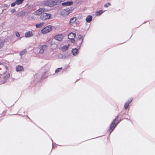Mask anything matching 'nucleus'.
<instances>
[{
  "mask_svg": "<svg viewBox=\"0 0 155 155\" xmlns=\"http://www.w3.org/2000/svg\"><path fill=\"white\" fill-rule=\"evenodd\" d=\"M119 117V116L117 115L116 117L115 118L111 124L109 129V134L110 135L112 132L114 130L115 127L118 124L121 120H118Z\"/></svg>",
  "mask_w": 155,
  "mask_h": 155,
  "instance_id": "obj_1",
  "label": "nucleus"
},
{
  "mask_svg": "<svg viewBox=\"0 0 155 155\" xmlns=\"http://www.w3.org/2000/svg\"><path fill=\"white\" fill-rule=\"evenodd\" d=\"M72 11L71 8H67L66 9H63L61 12V14L63 17H65L68 16L70 13Z\"/></svg>",
  "mask_w": 155,
  "mask_h": 155,
  "instance_id": "obj_2",
  "label": "nucleus"
},
{
  "mask_svg": "<svg viewBox=\"0 0 155 155\" xmlns=\"http://www.w3.org/2000/svg\"><path fill=\"white\" fill-rule=\"evenodd\" d=\"M52 27L51 25L48 26L42 29L41 31L43 34H45L50 32L52 29Z\"/></svg>",
  "mask_w": 155,
  "mask_h": 155,
  "instance_id": "obj_3",
  "label": "nucleus"
},
{
  "mask_svg": "<svg viewBox=\"0 0 155 155\" xmlns=\"http://www.w3.org/2000/svg\"><path fill=\"white\" fill-rule=\"evenodd\" d=\"M51 16V14L43 13L40 16V18L42 20H45L50 18Z\"/></svg>",
  "mask_w": 155,
  "mask_h": 155,
  "instance_id": "obj_4",
  "label": "nucleus"
},
{
  "mask_svg": "<svg viewBox=\"0 0 155 155\" xmlns=\"http://www.w3.org/2000/svg\"><path fill=\"white\" fill-rule=\"evenodd\" d=\"M58 2L57 0L51 1L49 0L46 2V5L50 7H53L56 5Z\"/></svg>",
  "mask_w": 155,
  "mask_h": 155,
  "instance_id": "obj_5",
  "label": "nucleus"
},
{
  "mask_svg": "<svg viewBox=\"0 0 155 155\" xmlns=\"http://www.w3.org/2000/svg\"><path fill=\"white\" fill-rule=\"evenodd\" d=\"M48 48V47L46 45H43L41 46L39 53L41 54H43L44 51H46Z\"/></svg>",
  "mask_w": 155,
  "mask_h": 155,
  "instance_id": "obj_6",
  "label": "nucleus"
},
{
  "mask_svg": "<svg viewBox=\"0 0 155 155\" xmlns=\"http://www.w3.org/2000/svg\"><path fill=\"white\" fill-rule=\"evenodd\" d=\"M45 9L43 8H40L37 10L35 13V15H41L42 13L45 12Z\"/></svg>",
  "mask_w": 155,
  "mask_h": 155,
  "instance_id": "obj_7",
  "label": "nucleus"
},
{
  "mask_svg": "<svg viewBox=\"0 0 155 155\" xmlns=\"http://www.w3.org/2000/svg\"><path fill=\"white\" fill-rule=\"evenodd\" d=\"M54 38L55 39L58 40L59 41H62L63 39V36L62 35H56Z\"/></svg>",
  "mask_w": 155,
  "mask_h": 155,
  "instance_id": "obj_8",
  "label": "nucleus"
},
{
  "mask_svg": "<svg viewBox=\"0 0 155 155\" xmlns=\"http://www.w3.org/2000/svg\"><path fill=\"white\" fill-rule=\"evenodd\" d=\"M132 99H130L126 102L124 105V107L125 109H127L129 107L130 104L132 102Z\"/></svg>",
  "mask_w": 155,
  "mask_h": 155,
  "instance_id": "obj_9",
  "label": "nucleus"
},
{
  "mask_svg": "<svg viewBox=\"0 0 155 155\" xmlns=\"http://www.w3.org/2000/svg\"><path fill=\"white\" fill-rule=\"evenodd\" d=\"M76 35L75 33L71 32L68 35V38L69 39H74Z\"/></svg>",
  "mask_w": 155,
  "mask_h": 155,
  "instance_id": "obj_10",
  "label": "nucleus"
},
{
  "mask_svg": "<svg viewBox=\"0 0 155 155\" xmlns=\"http://www.w3.org/2000/svg\"><path fill=\"white\" fill-rule=\"evenodd\" d=\"M25 37H29L33 36V33L31 31H29L26 32L25 34Z\"/></svg>",
  "mask_w": 155,
  "mask_h": 155,
  "instance_id": "obj_11",
  "label": "nucleus"
},
{
  "mask_svg": "<svg viewBox=\"0 0 155 155\" xmlns=\"http://www.w3.org/2000/svg\"><path fill=\"white\" fill-rule=\"evenodd\" d=\"M73 3L72 2H67L62 3V5L63 6H68L72 5Z\"/></svg>",
  "mask_w": 155,
  "mask_h": 155,
  "instance_id": "obj_12",
  "label": "nucleus"
},
{
  "mask_svg": "<svg viewBox=\"0 0 155 155\" xmlns=\"http://www.w3.org/2000/svg\"><path fill=\"white\" fill-rule=\"evenodd\" d=\"M44 22H41L39 24H37L35 25V26L37 28H41L45 24Z\"/></svg>",
  "mask_w": 155,
  "mask_h": 155,
  "instance_id": "obj_13",
  "label": "nucleus"
},
{
  "mask_svg": "<svg viewBox=\"0 0 155 155\" xmlns=\"http://www.w3.org/2000/svg\"><path fill=\"white\" fill-rule=\"evenodd\" d=\"M92 20V17L91 15H88L86 18V20L87 22H89Z\"/></svg>",
  "mask_w": 155,
  "mask_h": 155,
  "instance_id": "obj_14",
  "label": "nucleus"
},
{
  "mask_svg": "<svg viewBox=\"0 0 155 155\" xmlns=\"http://www.w3.org/2000/svg\"><path fill=\"white\" fill-rule=\"evenodd\" d=\"M16 70L18 71H22L23 70V68L22 66H18L16 68Z\"/></svg>",
  "mask_w": 155,
  "mask_h": 155,
  "instance_id": "obj_15",
  "label": "nucleus"
},
{
  "mask_svg": "<svg viewBox=\"0 0 155 155\" xmlns=\"http://www.w3.org/2000/svg\"><path fill=\"white\" fill-rule=\"evenodd\" d=\"M24 14L25 13L21 11L18 12L16 15L18 17L23 16L24 15Z\"/></svg>",
  "mask_w": 155,
  "mask_h": 155,
  "instance_id": "obj_16",
  "label": "nucleus"
},
{
  "mask_svg": "<svg viewBox=\"0 0 155 155\" xmlns=\"http://www.w3.org/2000/svg\"><path fill=\"white\" fill-rule=\"evenodd\" d=\"M72 53L73 55H75L76 54H77L78 52V50L77 49H74L72 50Z\"/></svg>",
  "mask_w": 155,
  "mask_h": 155,
  "instance_id": "obj_17",
  "label": "nucleus"
},
{
  "mask_svg": "<svg viewBox=\"0 0 155 155\" xmlns=\"http://www.w3.org/2000/svg\"><path fill=\"white\" fill-rule=\"evenodd\" d=\"M76 20V18L75 17H74L71 18L70 21V23H74Z\"/></svg>",
  "mask_w": 155,
  "mask_h": 155,
  "instance_id": "obj_18",
  "label": "nucleus"
},
{
  "mask_svg": "<svg viewBox=\"0 0 155 155\" xmlns=\"http://www.w3.org/2000/svg\"><path fill=\"white\" fill-rule=\"evenodd\" d=\"M103 12L102 10H100L97 11L95 14V15L96 16H99L101 14L103 13Z\"/></svg>",
  "mask_w": 155,
  "mask_h": 155,
  "instance_id": "obj_19",
  "label": "nucleus"
},
{
  "mask_svg": "<svg viewBox=\"0 0 155 155\" xmlns=\"http://www.w3.org/2000/svg\"><path fill=\"white\" fill-rule=\"evenodd\" d=\"M68 46H67V45L64 46L62 48V50L64 51H66L68 49Z\"/></svg>",
  "mask_w": 155,
  "mask_h": 155,
  "instance_id": "obj_20",
  "label": "nucleus"
},
{
  "mask_svg": "<svg viewBox=\"0 0 155 155\" xmlns=\"http://www.w3.org/2000/svg\"><path fill=\"white\" fill-rule=\"evenodd\" d=\"M24 0H17L15 2L17 4H20L23 2Z\"/></svg>",
  "mask_w": 155,
  "mask_h": 155,
  "instance_id": "obj_21",
  "label": "nucleus"
},
{
  "mask_svg": "<svg viewBox=\"0 0 155 155\" xmlns=\"http://www.w3.org/2000/svg\"><path fill=\"white\" fill-rule=\"evenodd\" d=\"M26 52V50H24L20 52V55L22 56V55L24 54Z\"/></svg>",
  "mask_w": 155,
  "mask_h": 155,
  "instance_id": "obj_22",
  "label": "nucleus"
},
{
  "mask_svg": "<svg viewBox=\"0 0 155 155\" xmlns=\"http://www.w3.org/2000/svg\"><path fill=\"white\" fill-rule=\"evenodd\" d=\"M62 69V68H58L57 70H55V72H58L61 71Z\"/></svg>",
  "mask_w": 155,
  "mask_h": 155,
  "instance_id": "obj_23",
  "label": "nucleus"
},
{
  "mask_svg": "<svg viewBox=\"0 0 155 155\" xmlns=\"http://www.w3.org/2000/svg\"><path fill=\"white\" fill-rule=\"evenodd\" d=\"M4 42H0V49H1L3 46Z\"/></svg>",
  "mask_w": 155,
  "mask_h": 155,
  "instance_id": "obj_24",
  "label": "nucleus"
},
{
  "mask_svg": "<svg viewBox=\"0 0 155 155\" xmlns=\"http://www.w3.org/2000/svg\"><path fill=\"white\" fill-rule=\"evenodd\" d=\"M78 38L79 40H81L82 38V37L81 35H79L78 36Z\"/></svg>",
  "mask_w": 155,
  "mask_h": 155,
  "instance_id": "obj_25",
  "label": "nucleus"
},
{
  "mask_svg": "<svg viewBox=\"0 0 155 155\" xmlns=\"http://www.w3.org/2000/svg\"><path fill=\"white\" fill-rule=\"evenodd\" d=\"M16 4H17L16 3V2H13L11 4V6L12 7H14V6H15V5Z\"/></svg>",
  "mask_w": 155,
  "mask_h": 155,
  "instance_id": "obj_26",
  "label": "nucleus"
},
{
  "mask_svg": "<svg viewBox=\"0 0 155 155\" xmlns=\"http://www.w3.org/2000/svg\"><path fill=\"white\" fill-rule=\"evenodd\" d=\"M10 74H8L5 76L4 77V78L5 79L6 78H8L10 77Z\"/></svg>",
  "mask_w": 155,
  "mask_h": 155,
  "instance_id": "obj_27",
  "label": "nucleus"
},
{
  "mask_svg": "<svg viewBox=\"0 0 155 155\" xmlns=\"http://www.w3.org/2000/svg\"><path fill=\"white\" fill-rule=\"evenodd\" d=\"M16 36L18 37H19L20 36V35L19 33L18 32H16Z\"/></svg>",
  "mask_w": 155,
  "mask_h": 155,
  "instance_id": "obj_28",
  "label": "nucleus"
},
{
  "mask_svg": "<svg viewBox=\"0 0 155 155\" xmlns=\"http://www.w3.org/2000/svg\"><path fill=\"white\" fill-rule=\"evenodd\" d=\"M71 40V42L73 43H74L75 42V40L74 39H70Z\"/></svg>",
  "mask_w": 155,
  "mask_h": 155,
  "instance_id": "obj_29",
  "label": "nucleus"
},
{
  "mask_svg": "<svg viewBox=\"0 0 155 155\" xmlns=\"http://www.w3.org/2000/svg\"><path fill=\"white\" fill-rule=\"evenodd\" d=\"M16 11V10L15 9H13L11 11V12L12 13H14Z\"/></svg>",
  "mask_w": 155,
  "mask_h": 155,
  "instance_id": "obj_30",
  "label": "nucleus"
},
{
  "mask_svg": "<svg viewBox=\"0 0 155 155\" xmlns=\"http://www.w3.org/2000/svg\"><path fill=\"white\" fill-rule=\"evenodd\" d=\"M4 7H6L7 8L8 5H4Z\"/></svg>",
  "mask_w": 155,
  "mask_h": 155,
  "instance_id": "obj_31",
  "label": "nucleus"
},
{
  "mask_svg": "<svg viewBox=\"0 0 155 155\" xmlns=\"http://www.w3.org/2000/svg\"><path fill=\"white\" fill-rule=\"evenodd\" d=\"M108 4V5H109V6H110V5H110V3H108V4Z\"/></svg>",
  "mask_w": 155,
  "mask_h": 155,
  "instance_id": "obj_32",
  "label": "nucleus"
},
{
  "mask_svg": "<svg viewBox=\"0 0 155 155\" xmlns=\"http://www.w3.org/2000/svg\"><path fill=\"white\" fill-rule=\"evenodd\" d=\"M104 6L106 7L107 6L106 5V4L105 5H104Z\"/></svg>",
  "mask_w": 155,
  "mask_h": 155,
  "instance_id": "obj_33",
  "label": "nucleus"
}]
</instances>
